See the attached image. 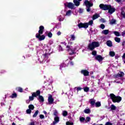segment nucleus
<instances>
[{
  "instance_id": "62",
  "label": "nucleus",
  "mask_w": 125,
  "mask_h": 125,
  "mask_svg": "<svg viewBox=\"0 0 125 125\" xmlns=\"http://www.w3.org/2000/svg\"><path fill=\"white\" fill-rule=\"evenodd\" d=\"M59 21H63V19H60Z\"/></svg>"
},
{
  "instance_id": "28",
  "label": "nucleus",
  "mask_w": 125,
  "mask_h": 125,
  "mask_svg": "<svg viewBox=\"0 0 125 125\" xmlns=\"http://www.w3.org/2000/svg\"><path fill=\"white\" fill-rule=\"evenodd\" d=\"M38 114H39V110H36L34 114L33 115V118H36L38 116Z\"/></svg>"
},
{
  "instance_id": "14",
  "label": "nucleus",
  "mask_w": 125,
  "mask_h": 125,
  "mask_svg": "<svg viewBox=\"0 0 125 125\" xmlns=\"http://www.w3.org/2000/svg\"><path fill=\"white\" fill-rule=\"evenodd\" d=\"M37 38L39 39L40 41H43V40L45 39V36H44V35H43L42 36L40 35L39 36V38Z\"/></svg>"
},
{
  "instance_id": "10",
  "label": "nucleus",
  "mask_w": 125,
  "mask_h": 125,
  "mask_svg": "<svg viewBox=\"0 0 125 125\" xmlns=\"http://www.w3.org/2000/svg\"><path fill=\"white\" fill-rule=\"evenodd\" d=\"M49 97L48 98V101L49 102V104H53V102L54 101V99L52 98V95L49 94Z\"/></svg>"
},
{
  "instance_id": "53",
  "label": "nucleus",
  "mask_w": 125,
  "mask_h": 125,
  "mask_svg": "<svg viewBox=\"0 0 125 125\" xmlns=\"http://www.w3.org/2000/svg\"><path fill=\"white\" fill-rule=\"evenodd\" d=\"M121 14L124 17H125V13L124 12H122Z\"/></svg>"
},
{
  "instance_id": "7",
  "label": "nucleus",
  "mask_w": 125,
  "mask_h": 125,
  "mask_svg": "<svg viewBox=\"0 0 125 125\" xmlns=\"http://www.w3.org/2000/svg\"><path fill=\"white\" fill-rule=\"evenodd\" d=\"M66 48L67 51H68V52H70V51H71V52L69 53V54H70L71 55H72V54H74V53H75V51H76V49H77L76 48H73L71 46H70L69 45L66 46Z\"/></svg>"
},
{
  "instance_id": "26",
  "label": "nucleus",
  "mask_w": 125,
  "mask_h": 125,
  "mask_svg": "<svg viewBox=\"0 0 125 125\" xmlns=\"http://www.w3.org/2000/svg\"><path fill=\"white\" fill-rule=\"evenodd\" d=\"M110 109L111 110H116V109H117V107H116V106H115V105L112 104L110 106Z\"/></svg>"
},
{
  "instance_id": "64",
  "label": "nucleus",
  "mask_w": 125,
  "mask_h": 125,
  "mask_svg": "<svg viewBox=\"0 0 125 125\" xmlns=\"http://www.w3.org/2000/svg\"><path fill=\"white\" fill-rule=\"evenodd\" d=\"M93 125H96V124L94 123L93 124Z\"/></svg>"
},
{
  "instance_id": "15",
  "label": "nucleus",
  "mask_w": 125,
  "mask_h": 125,
  "mask_svg": "<svg viewBox=\"0 0 125 125\" xmlns=\"http://www.w3.org/2000/svg\"><path fill=\"white\" fill-rule=\"evenodd\" d=\"M124 76H125V73L123 72H120L117 75V77H120L121 78L124 77Z\"/></svg>"
},
{
  "instance_id": "54",
  "label": "nucleus",
  "mask_w": 125,
  "mask_h": 125,
  "mask_svg": "<svg viewBox=\"0 0 125 125\" xmlns=\"http://www.w3.org/2000/svg\"><path fill=\"white\" fill-rule=\"evenodd\" d=\"M101 22H103V23H104L105 22V20L104 19H101Z\"/></svg>"
},
{
  "instance_id": "46",
  "label": "nucleus",
  "mask_w": 125,
  "mask_h": 125,
  "mask_svg": "<svg viewBox=\"0 0 125 125\" xmlns=\"http://www.w3.org/2000/svg\"><path fill=\"white\" fill-rule=\"evenodd\" d=\"M97 53V52H96V51H93L92 52V55H96Z\"/></svg>"
},
{
  "instance_id": "1",
  "label": "nucleus",
  "mask_w": 125,
  "mask_h": 125,
  "mask_svg": "<svg viewBox=\"0 0 125 125\" xmlns=\"http://www.w3.org/2000/svg\"><path fill=\"white\" fill-rule=\"evenodd\" d=\"M99 7L101 9H102V10H108V13H110V14H112L113 12H115V11L116 10L115 8L112 7L111 5L101 4L99 5Z\"/></svg>"
},
{
  "instance_id": "48",
  "label": "nucleus",
  "mask_w": 125,
  "mask_h": 125,
  "mask_svg": "<svg viewBox=\"0 0 125 125\" xmlns=\"http://www.w3.org/2000/svg\"><path fill=\"white\" fill-rule=\"evenodd\" d=\"M59 49L60 51H63V48L61 46V45L59 46Z\"/></svg>"
},
{
  "instance_id": "41",
  "label": "nucleus",
  "mask_w": 125,
  "mask_h": 125,
  "mask_svg": "<svg viewBox=\"0 0 125 125\" xmlns=\"http://www.w3.org/2000/svg\"><path fill=\"white\" fill-rule=\"evenodd\" d=\"M58 114V112H57V110H55L54 111V115L57 116Z\"/></svg>"
},
{
  "instance_id": "29",
  "label": "nucleus",
  "mask_w": 125,
  "mask_h": 125,
  "mask_svg": "<svg viewBox=\"0 0 125 125\" xmlns=\"http://www.w3.org/2000/svg\"><path fill=\"white\" fill-rule=\"evenodd\" d=\"M95 106L96 107H100V106H101V103L99 102H98L95 103Z\"/></svg>"
},
{
  "instance_id": "44",
  "label": "nucleus",
  "mask_w": 125,
  "mask_h": 125,
  "mask_svg": "<svg viewBox=\"0 0 125 125\" xmlns=\"http://www.w3.org/2000/svg\"><path fill=\"white\" fill-rule=\"evenodd\" d=\"M66 125H74V124L73 123H70V122H66Z\"/></svg>"
},
{
  "instance_id": "12",
  "label": "nucleus",
  "mask_w": 125,
  "mask_h": 125,
  "mask_svg": "<svg viewBox=\"0 0 125 125\" xmlns=\"http://www.w3.org/2000/svg\"><path fill=\"white\" fill-rule=\"evenodd\" d=\"M96 59L100 62L103 60V58L100 55H98L96 57Z\"/></svg>"
},
{
  "instance_id": "9",
  "label": "nucleus",
  "mask_w": 125,
  "mask_h": 125,
  "mask_svg": "<svg viewBox=\"0 0 125 125\" xmlns=\"http://www.w3.org/2000/svg\"><path fill=\"white\" fill-rule=\"evenodd\" d=\"M64 5L65 6H67L68 8H70V9H73L74 6V4H73L72 2L64 3Z\"/></svg>"
},
{
  "instance_id": "31",
  "label": "nucleus",
  "mask_w": 125,
  "mask_h": 125,
  "mask_svg": "<svg viewBox=\"0 0 125 125\" xmlns=\"http://www.w3.org/2000/svg\"><path fill=\"white\" fill-rule=\"evenodd\" d=\"M71 13H72V11L68 10L67 11L66 15H67V16H70V15H71Z\"/></svg>"
},
{
  "instance_id": "61",
  "label": "nucleus",
  "mask_w": 125,
  "mask_h": 125,
  "mask_svg": "<svg viewBox=\"0 0 125 125\" xmlns=\"http://www.w3.org/2000/svg\"><path fill=\"white\" fill-rule=\"evenodd\" d=\"M43 113H44V114H47V112H46V111H43Z\"/></svg>"
},
{
  "instance_id": "60",
  "label": "nucleus",
  "mask_w": 125,
  "mask_h": 125,
  "mask_svg": "<svg viewBox=\"0 0 125 125\" xmlns=\"http://www.w3.org/2000/svg\"><path fill=\"white\" fill-rule=\"evenodd\" d=\"M62 43H63V44H64V45H66V44H67V43H66V42H62Z\"/></svg>"
},
{
  "instance_id": "35",
  "label": "nucleus",
  "mask_w": 125,
  "mask_h": 125,
  "mask_svg": "<svg viewBox=\"0 0 125 125\" xmlns=\"http://www.w3.org/2000/svg\"><path fill=\"white\" fill-rule=\"evenodd\" d=\"M17 89L20 92H22V91H23V89L21 88V87H19L17 88Z\"/></svg>"
},
{
  "instance_id": "63",
  "label": "nucleus",
  "mask_w": 125,
  "mask_h": 125,
  "mask_svg": "<svg viewBox=\"0 0 125 125\" xmlns=\"http://www.w3.org/2000/svg\"><path fill=\"white\" fill-rule=\"evenodd\" d=\"M12 125H16L15 124V123H13L12 124Z\"/></svg>"
},
{
  "instance_id": "6",
  "label": "nucleus",
  "mask_w": 125,
  "mask_h": 125,
  "mask_svg": "<svg viewBox=\"0 0 125 125\" xmlns=\"http://www.w3.org/2000/svg\"><path fill=\"white\" fill-rule=\"evenodd\" d=\"M41 94V91L38 90L36 92H34L32 93V96H29V100L30 101H33L34 100V97H37V96H39Z\"/></svg>"
},
{
  "instance_id": "4",
  "label": "nucleus",
  "mask_w": 125,
  "mask_h": 125,
  "mask_svg": "<svg viewBox=\"0 0 125 125\" xmlns=\"http://www.w3.org/2000/svg\"><path fill=\"white\" fill-rule=\"evenodd\" d=\"M93 24V21L91 20L88 23H80L78 24V27L79 29H81V28H84L85 29H86V28H88V25L90 26H92V24Z\"/></svg>"
},
{
  "instance_id": "24",
  "label": "nucleus",
  "mask_w": 125,
  "mask_h": 125,
  "mask_svg": "<svg viewBox=\"0 0 125 125\" xmlns=\"http://www.w3.org/2000/svg\"><path fill=\"white\" fill-rule=\"evenodd\" d=\"M114 40L115 42H118V43L121 42V39L120 38L115 37L114 38Z\"/></svg>"
},
{
  "instance_id": "27",
  "label": "nucleus",
  "mask_w": 125,
  "mask_h": 125,
  "mask_svg": "<svg viewBox=\"0 0 125 125\" xmlns=\"http://www.w3.org/2000/svg\"><path fill=\"white\" fill-rule=\"evenodd\" d=\"M28 108L30 110H34V109H35V106H34V105L33 104H30L28 106Z\"/></svg>"
},
{
  "instance_id": "42",
  "label": "nucleus",
  "mask_w": 125,
  "mask_h": 125,
  "mask_svg": "<svg viewBox=\"0 0 125 125\" xmlns=\"http://www.w3.org/2000/svg\"><path fill=\"white\" fill-rule=\"evenodd\" d=\"M76 88L77 91H80L81 89H83V88L80 87H75Z\"/></svg>"
},
{
  "instance_id": "25",
  "label": "nucleus",
  "mask_w": 125,
  "mask_h": 125,
  "mask_svg": "<svg viewBox=\"0 0 125 125\" xmlns=\"http://www.w3.org/2000/svg\"><path fill=\"white\" fill-rule=\"evenodd\" d=\"M113 34H114V35H115L116 37H120V36H121L120 32L118 31H114Z\"/></svg>"
},
{
  "instance_id": "52",
  "label": "nucleus",
  "mask_w": 125,
  "mask_h": 125,
  "mask_svg": "<svg viewBox=\"0 0 125 125\" xmlns=\"http://www.w3.org/2000/svg\"><path fill=\"white\" fill-rule=\"evenodd\" d=\"M122 37H125V31L122 32Z\"/></svg>"
},
{
  "instance_id": "5",
  "label": "nucleus",
  "mask_w": 125,
  "mask_h": 125,
  "mask_svg": "<svg viewBox=\"0 0 125 125\" xmlns=\"http://www.w3.org/2000/svg\"><path fill=\"white\" fill-rule=\"evenodd\" d=\"M99 42H92L91 43H89L88 45V48L90 50H93L95 47H98L99 46Z\"/></svg>"
},
{
  "instance_id": "22",
  "label": "nucleus",
  "mask_w": 125,
  "mask_h": 125,
  "mask_svg": "<svg viewBox=\"0 0 125 125\" xmlns=\"http://www.w3.org/2000/svg\"><path fill=\"white\" fill-rule=\"evenodd\" d=\"M39 100H40V102H43V101H44V99L42 96L39 95Z\"/></svg>"
},
{
  "instance_id": "47",
  "label": "nucleus",
  "mask_w": 125,
  "mask_h": 125,
  "mask_svg": "<svg viewBox=\"0 0 125 125\" xmlns=\"http://www.w3.org/2000/svg\"><path fill=\"white\" fill-rule=\"evenodd\" d=\"M71 40H72V41H75V35H71Z\"/></svg>"
},
{
  "instance_id": "43",
  "label": "nucleus",
  "mask_w": 125,
  "mask_h": 125,
  "mask_svg": "<svg viewBox=\"0 0 125 125\" xmlns=\"http://www.w3.org/2000/svg\"><path fill=\"white\" fill-rule=\"evenodd\" d=\"M90 120H91V119H90V117H87L86 118V122H90Z\"/></svg>"
},
{
  "instance_id": "45",
  "label": "nucleus",
  "mask_w": 125,
  "mask_h": 125,
  "mask_svg": "<svg viewBox=\"0 0 125 125\" xmlns=\"http://www.w3.org/2000/svg\"><path fill=\"white\" fill-rule=\"evenodd\" d=\"M105 125H113V124L108 122L105 123Z\"/></svg>"
},
{
  "instance_id": "2",
  "label": "nucleus",
  "mask_w": 125,
  "mask_h": 125,
  "mask_svg": "<svg viewBox=\"0 0 125 125\" xmlns=\"http://www.w3.org/2000/svg\"><path fill=\"white\" fill-rule=\"evenodd\" d=\"M110 99H111L112 102L114 103H119L122 101V97L120 96H116L114 94H110Z\"/></svg>"
},
{
  "instance_id": "19",
  "label": "nucleus",
  "mask_w": 125,
  "mask_h": 125,
  "mask_svg": "<svg viewBox=\"0 0 125 125\" xmlns=\"http://www.w3.org/2000/svg\"><path fill=\"white\" fill-rule=\"evenodd\" d=\"M102 34H103L104 35H108V34H109V30H104L102 32Z\"/></svg>"
},
{
  "instance_id": "13",
  "label": "nucleus",
  "mask_w": 125,
  "mask_h": 125,
  "mask_svg": "<svg viewBox=\"0 0 125 125\" xmlns=\"http://www.w3.org/2000/svg\"><path fill=\"white\" fill-rule=\"evenodd\" d=\"M57 123H59V117L56 116L54 118V121L53 122V125H55L56 124H57Z\"/></svg>"
},
{
  "instance_id": "8",
  "label": "nucleus",
  "mask_w": 125,
  "mask_h": 125,
  "mask_svg": "<svg viewBox=\"0 0 125 125\" xmlns=\"http://www.w3.org/2000/svg\"><path fill=\"white\" fill-rule=\"evenodd\" d=\"M40 30L39 31V33L36 34V38H39V36L41 35H42L43 33V30H44V27L43 26H41L39 28Z\"/></svg>"
},
{
  "instance_id": "33",
  "label": "nucleus",
  "mask_w": 125,
  "mask_h": 125,
  "mask_svg": "<svg viewBox=\"0 0 125 125\" xmlns=\"http://www.w3.org/2000/svg\"><path fill=\"white\" fill-rule=\"evenodd\" d=\"M115 83H123V80H121L120 81L116 80L114 81Z\"/></svg>"
},
{
  "instance_id": "49",
  "label": "nucleus",
  "mask_w": 125,
  "mask_h": 125,
  "mask_svg": "<svg viewBox=\"0 0 125 125\" xmlns=\"http://www.w3.org/2000/svg\"><path fill=\"white\" fill-rule=\"evenodd\" d=\"M40 119H44V116L43 115L41 114L40 115Z\"/></svg>"
},
{
  "instance_id": "51",
  "label": "nucleus",
  "mask_w": 125,
  "mask_h": 125,
  "mask_svg": "<svg viewBox=\"0 0 125 125\" xmlns=\"http://www.w3.org/2000/svg\"><path fill=\"white\" fill-rule=\"evenodd\" d=\"M80 120L81 122H83V121H84L85 119L83 117H81V118H80Z\"/></svg>"
},
{
  "instance_id": "59",
  "label": "nucleus",
  "mask_w": 125,
  "mask_h": 125,
  "mask_svg": "<svg viewBox=\"0 0 125 125\" xmlns=\"http://www.w3.org/2000/svg\"><path fill=\"white\" fill-rule=\"evenodd\" d=\"M70 65H74V62H70Z\"/></svg>"
},
{
  "instance_id": "32",
  "label": "nucleus",
  "mask_w": 125,
  "mask_h": 125,
  "mask_svg": "<svg viewBox=\"0 0 125 125\" xmlns=\"http://www.w3.org/2000/svg\"><path fill=\"white\" fill-rule=\"evenodd\" d=\"M62 115L64 116V117H66L68 115V112L66 111H63L62 112Z\"/></svg>"
},
{
  "instance_id": "34",
  "label": "nucleus",
  "mask_w": 125,
  "mask_h": 125,
  "mask_svg": "<svg viewBox=\"0 0 125 125\" xmlns=\"http://www.w3.org/2000/svg\"><path fill=\"white\" fill-rule=\"evenodd\" d=\"M83 90L85 91V92H87L88 90H89V88L86 87L83 88Z\"/></svg>"
},
{
  "instance_id": "17",
  "label": "nucleus",
  "mask_w": 125,
  "mask_h": 125,
  "mask_svg": "<svg viewBox=\"0 0 125 125\" xmlns=\"http://www.w3.org/2000/svg\"><path fill=\"white\" fill-rule=\"evenodd\" d=\"M99 17V15L97 14H95V15H94L92 17V20H95V19H97V18H98Z\"/></svg>"
},
{
  "instance_id": "50",
  "label": "nucleus",
  "mask_w": 125,
  "mask_h": 125,
  "mask_svg": "<svg viewBox=\"0 0 125 125\" xmlns=\"http://www.w3.org/2000/svg\"><path fill=\"white\" fill-rule=\"evenodd\" d=\"M83 9L80 8L79 10V13H83Z\"/></svg>"
},
{
  "instance_id": "56",
  "label": "nucleus",
  "mask_w": 125,
  "mask_h": 125,
  "mask_svg": "<svg viewBox=\"0 0 125 125\" xmlns=\"http://www.w3.org/2000/svg\"><path fill=\"white\" fill-rule=\"evenodd\" d=\"M122 0H115V1H117V2H121V1Z\"/></svg>"
},
{
  "instance_id": "39",
  "label": "nucleus",
  "mask_w": 125,
  "mask_h": 125,
  "mask_svg": "<svg viewBox=\"0 0 125 125\" xmlns=\"http://www.w3.org/2000/svg\"><path fill=\"white\" fill-rule=\"evenodd\" d=\"M100 28H101V29H102L103 30L104 29H105V25H104L103 24H101Z\"/></svg>"
},
{
  "instance_id": "3",
  "label": "nucleus",
  "mask_w": 125,
  "mask_h": 125,
  "mask_svg": "<svg viewBox=\"0 0 125 125\" xmlns=\"http://www.w3.org/2000/svg\"><path fill=\"white\" fill-rule=\"evenodd\" d=\"M85 5H86V10L87 12H90V7H92L93 6V2H92V0H90L88 1V0H86L84 2Z\"/></svg>"
},
{
  "instance_id": "36",
  "label": "nucleus",
  "mask_w": 125,
  "mask_h": 125,
  "mask_svg": "<svg viewBox=\"0 0 125 125\" xmlns=\"http://www.w3.org/2000/svg\"><path fill=\"white\" fill-rule=\"evenodd\" d=\"M17 97V94L16 93H14V94H12V96H11V97L12 98H16V97Z\"/></svg>"
},
{
  "instance_id": "16",
  "label": "nucleus",
  "mask_w": 125,
  "mask_h": 125,
  "mask_svg": "<svg viewBox=\"0 0 125 125\" xmlns=\"http://www.w3.org/2000/svg\"><path fill=\"white\" fill-rule=\"evenodd\" d=\"M91 105H92V106H93V105L95 104V100L94 99H91L90 100V101H89Z\"/></svg>"
},
{
  "instance_id": "40",
  "label": "nucleus",
  "mask_w": 125,
  "mask_h": 125,
  "mask_svg": "<svg viewBox=\"0 0 125 125\" xmlns=\"http://www.w3.org/2000/svg\"><path fill=\"white\" fill-rule=\"evenodd\" d=\"M48 37L49 38H52V33H51V32H49L48 33Z\"/></svg>"
},
{
  "instance_id": "11",
  "label": "nucleus",
  "mask_w": 125,
  "mask_h": 125,
  "mask_svg": "<svg viewBox=\"0 0 125 125\" xmlns=\"http://www.w3.org/2000/svg\"><path fill=\"white\" fill-rule=\"evenodd\" d=\"M81 74H83L85 76H87L89 75V72L86 70H81Z\"/></svg>"
},
{
  "instance_id": "23",
  "label": "nucleus",
  "mask_w": 125,
  "mask_h": 125,
  "mask_svg": "<svg viewBox=\"0 0 125 125\" xmlns=\"http://www.w3.org/2000/svg\"><path fill=\"white\" fill-rule=\"evenodd\" d=\"M116 21L115 19H112L110 22V25H114V24H116Z\"/></svg>"
},
{
  "instance_id": "55",
  "label": "nucleus",
  "mask_w": 125,
  "mask_h": 125,
  "mask_svg": "<svg viewBox=\"0 0 125 125\" xmlns=\"http://www.w3.org/2000/svg\"><path fill=\"white\" fill-rule=\"evenodd\" d=\"M60 35H61V32H60V31H59V32L57 33V35H58V36H60Z\"/></svg>"
},
{
  "instance_id": "57",
  "label": "nucleus",
  "mask_w": 125,
  "mask_h": 125,
  "mask_svg": "<svg viewBox=\"0 0 125 125\" xmlns=\"http://www.w3.org/2000/svg\"><path fill=\"white\" fill-rule=\"evenodd\" d=\"M30 100H28L26 101V103H27V104H29V103H30Z\"/></svg>"
},
{
  "instance_id": "30",
  "label": "nucleus",
  "mask_w": 125,
  "mask_h": 125,
  "mask_svg": "<svg viewBox=\"0 0 125 125\" xmlns=\"http://www.w3.org/2000/svg\"><path fill=\"white\" fill-rule=\"evenodd\" d=\"M84 112L85 114H89L90 113V110L89 109H86L84 110Z\"/></svg>"
},
{
  "instance_id": "18",
  "label": "nucleus",
  "mask_w": 125,
  "mask_h": 125,
  "mask_svg": "<svg viewBox=\"0 0 125 125\" xmlns=\"http://www.w3.org/2000/svg\"><path fill=\"white\" fill-rule=\"evenodd\" d=\"M109 55H110L111 57H114V56L116 55V53L114 51H110L109 53Z\"/></svg>"
},
{
  "instance_id": "38",
  "label": "nucleus",
  "mask_w": 125,
  "mask_h": 125,
  "mask_svg": "<svg viewBox=\"0 0 125 125\" xmlns=\"http://www.w3.org/2000/svg\"><path fill=\"white\" fill-rule=\"evenodd\" d=\"M26 113L27 114H31V113H32V110L29 108L26 110Z\"/></svg>"
},
{
  "instance_id": "37",
  "label": "nucleus",
  "mask_w": 125,
  "mask_h": 125,
  "mask_svg": "<svg viewBox=\"0 0 125 125\" xmlns=\"http://www.w3.org/2000/svg\"><path fill=\"white\" fill-rule=\"evenodd\" d=\"M31 122L30 123H29L28 125H35V121H33L32 120H31Z\"/></svg>"
},
{
  "instance_id": "21",
  "label": "nucleus",
  "mask_w": 125,
  "mask_h": 125,
  "mask_svg": "<svg viewBox=\"0 0 125 125\" xmlns=\"http://www.w3.org/2000/svg\"><path fill=\"white\" fill-rule=\"evenodd\" d=\"M73 2L76 6H79V5H80V1H78V0H74Z\"/></svg>"
},
{
  "instance_id": "58",
  "label": "nucleus",
  "mask_w": 125,
  "mask_h": 125,
  "mask_svg": "<svg viewBox=\"0 0 125 125\" xmlns=\"http://www.w3.org/2000/svg\"><path fill=\"white\" fill-rule=\"evenodd\" d=\"M125 45V41L123 42L122 43V45L124 46V45Z\"/></svg>"
},
{
  "instance_id": "20",
  "label": "nucleus",
  "mask_w": 125,
  "mask_h": 125,
  "mask_svg": "<svg viewBox=\"0 0 125 125\" xmlns=\"http://www.w3.org/2000/svg\"><path fill=\"white\" fill-rule=\"evenodd\" d=\"M106 44L108 46L111 47L112 45V41H107L106 42Z\"/></svg>"
}]
</instances>
